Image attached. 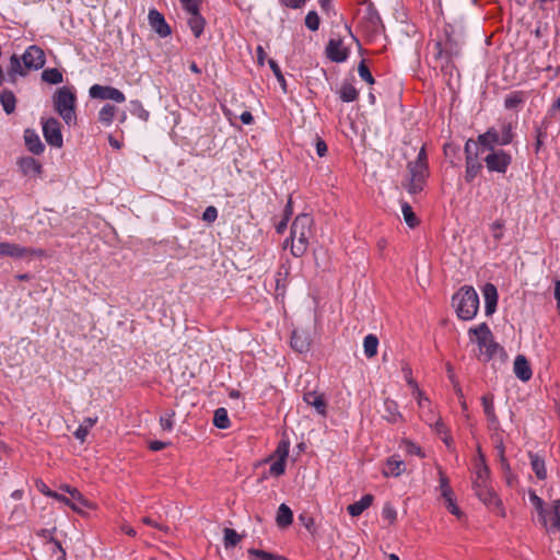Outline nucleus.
<instances>
[{
  "label": "nucleus",
  "mask_w": 560,
  "mask_h": 560,
  "mask_svg": "<svg viewBox=\"0 0 560 560\" xmlns=\"http://www.w3.org/2000/svg\"><path fill=\"white\" fill-rule=\"evenodd\" d=\"M313 218L307 213L299 214L290 231L291 253L294 257H302L310 244V238L313 236Z\"/></svg>",
  "instance_id": "1"
},
{
  "label": "nucleus",
  "mask_w": 560,
  "mask_h": 560,
  "mask_svg": "<svg viewBox=\"0 0 560 560\" xmlns=\"http://www.w3.org/2000/svg\"><path fill=\"white\" fill-rule=\"evenodd\" d=\"M469 336H475V341L478 345V359L487 362L494 358L504 357L505 352L499 343L493 339V335L486 323H481L476 327L468 330Z\"/></svg>",
  "instance_id": "2"
},
{
  "label": "nucleus",
  "mask_w": 560,
  "mask_h": 560,
  "mask_svg": "<svg viewBox=\"0 0 560 560\" xmlns=\"http://www.w3.org/2000/svg\"><path fill=\"white\" fill-rule=\"evenodd\" d=\"M52 104L67 125L71 126L77 122V95L73 88L65 85L57 89L52 95Z\"/></svg>",
  "instance_id": "3"
},
{
  "label": "nucleus",
  "mask_w": 560,
  "mask_h": 560,
  "mask_svg": "<svg viewBox=\"0 0 560 560\" xmlns=\"http://www.w3.org/2000/svg\"><path fill=\"white\" fill-rule=\"evenodd\" d=\"M453 305L460 319H472L479 308V298L476 290L472 287H463L453 295Z\"/></svg>",
  "instance_id": "4"
},
{
  "label": "nucleus",
  "mask_w": 560,
  "mask_h": 560,
  "mask_svg": "<svg viewBox=\"0 0 560 560\" xmlns=\"http://www.w3.org/2000/svg\"><path fill=\"white\" fill-rule=\"evenodd\" d=\"M408 170L410 174L408 191L410 194L420 192L423 189V185L429 172L427 153L423 147L419 151L416 161L408 164Z\"/></svg>",
  "instance_id": "5"
},
{
  "label": "nucleus",
  "mask_w": 560,
  "mask_h": 560,
  "mask_svg": "<svg viewBox=\"0 0 560 560\" xmlns=\"http://www.w3.org/2000/svg\"><path fill=\"white\" fill-rule=\"evenodd\" d=\"M464 151L466 164L464 177L466 183H471L483 167L481 161L479 160V154L482 152L480 151L478 143L471 139L466 141Z\"/></svg>",
  "instance_id": "6"
},
{
  "label": "nucleus",
  "mask_w": 560,
  "mask_h": 560,
  "mask_svg": "<svg viewBox=\"0 0 560 560\" xmlns=\"http://www.w3.org/2000/svg\"><path fill=\"white\" fill-rule=\"evenodd\" d=\"M483 161L489 172L505 174L512 163V156L504 150L498 149L489 151Z\"/></svg>",
  "instance_id": "7"
},
{
  "label": "nucleus",
  "mask_w": 560,
  "mask_h": 560,
  "mask_svg": "<svg viewBox=\"0 0 560 560\" xmlns=\"http://www.w3.org/2000/svg\"><path fill=\"white\" fill-rule=\"evenodd\" d=\"M61 125L58 119L50 117L43 121V135L46 142L55 148H61L63 138L61 133Z\"/></svg>",
  "instance_id": "8"
},
{
  "label": "nucleus",
  "mask_w": 560,
  "mask_h": 560,
  "mask_svg": "<svg viewBox=\"0 0 560 560\" xmlns=\"http://www.w3.org/2000/svg\"><path fill=\"white\" fill-rule=\"evenodd\" d=\"M89 95L95 100H110L116 103H124L126 101L125 94L110 85L94 84L89 89Z\"/></svg>",
  "instance_id": "9"
},
{
  "label": "nucleus",
  "mask_w": 560,
  "mask_h": 560,
  "mask_svg": "<svg viewBox=\"0 0 560 560\" xmlns=\"http://www.w3.org/2000/svg\"><path fill=\"white\" fill-rule=\"evenodd\" d=\"M472 488L475 490L476 495L479 498L481 502H483L489 508H500L501 500L498 498L495 492L493 491L490 481L488 482H472Z\"/></svg>",
  "instance_id": "10"
},
{
  "label": "nucleus",
  "mask_w": 560,
  "mask_h": 560,
  "mask_svg": "<svg viewBox=\"0 0 560 560\" xmlns=\"http://www.w3.org/2000/svg\"><path fill=\"white\" fill-rule=\"evenodd\" d=\"M326 55L334 62H343L348 58L349 50L341 38H330L326 46Z\"/></svg>",
  "instance_id": "11"
},
{
  "label": "nucleus",
  "mask_w": 560,
  "mask_h": 560,
  "mask_svg": "<svg viewBox=\"0 0 560 560\" xmlns=\"http://www.w3.org/2000/svg\"><path fill=\"white\" fill-rule=\"evenodd\" d=\"M27 254L33 255H42L43 252L40 249L33 250L26 247H22L14 243L9 242H0V255L4 257H12V258H22L26 256Z\"/></svg>",
  "instance_id": "12"
},
{
  "label": "nucleus",
  "mask_w": 560,
  "mask_h": 560,
  "mask_svg": "<svg viewBox=\"0 0 560 560\" xmlns=\"http://www.w3.org/2000/svg\"><path fill=\"white\" fill-rule=\"evenodd\" d=\"M149 24L152 27V30L155 31V33L160 37H166L171 35V27L166 23L165 18L162 13H160L155 9H151L148 14Z\"/></svg>",
  "instance_id": "13"
},
{
  "label": "nucleus",
  "mask_w": 560,
  "mask_h": 560,
  "mask_svg": "<svg viewBox=\"0 0 560 560\" xmlns=\"http://www.w3.org/2000/svg\"><path fill=\"white\" fill-rule=\"evenodd\" d=\"M290 345L299 353H306L311 349V338L305 330H293Z\"/></svg>",
  "instance_id": "14"
},
{
  "label": "nucleus",
  "mask_w": 560,
  "mask_h": 560,
  "mask_svg": "<svg viewBox=\"0 0 560 560\" xmlns=\"http://www.w3.org/2000/svg\"><path fill=\"white\" fill-rule=\"evenodd\" d=\"M18 166L23 175L30 177L39 176L43 172L42 164L32 156H23L19 159Z\"/></svg>",
  "instance_id": "15"
},
{
  "label": "nucleus",
  "mask_w": 560,
  "mask_h": 560,
  "mask_svg": "<svg viewBox=\"0 0 560 560\" xmlns=\"http://www.w3.org/2000/svg\"><path fill=\"white\" fill-rule=\"evenodd\" d=\"M478 143L480 151L483 153L485 150H495V145H500V133L494 128L488 129L485 133L478 136Z\"/></svg>",
  "instance_id": "16"
},
{
  "label": "nucleus",
  "mask_w": 560,
  "mask_h": 560,
  "mask_svg": "<svg viewBox=\"0 0 560 560\" xmlns=\"http://www.w3.org/2000/svg\"><path fill=\"white\" fill-rule=\"evenodd\" d=\"M483 298H485V312L486 315H491L495 312L497 303H498V291L494 284L487 283L483 287Z\"/></svg>",
  "instance_id": "17"
},
{
  "label": "nucleus",
  "mask_w": 560,
  "mask_h": 560,
  "mask_svg": "<svg viewBox=\"0 0 560 560\" xmlns=\"http://www.w3.org/2000/svg\"><path fill=\"white\" fill-rule=\"evenodd\" d=\"M434 50L436 59L445 58L447 60L453 56H457L459 52L457 45L450 38L444 44L436 42L434 44Z\"/></svg>",
  "instance_id": "18"
},
{
  "label": "nucleus",
  "mask_w": 560,
  "mask_h": 560,
  "mask_svg": "<svg viewBox=\"0 0 560 560\" xmlns=\"http://www.w3.org/2000/svg\"><path fill=\"white\" fill-rule=\"evenodd\" d=\"M24 141L27 150L33 154H42L45 150V145L39 136L33 129H26L24 131Z\"/></svg>",
  "instance_id": "19"
},
{
  "label": "nucleus",
  "mask_w": 560,
  "mask_h": 560,
  "mask_svg": "<svg viewBox=\"0 0 560 560\" xmlns=\"http://www.w3.org/2000/svg\"><path fill=\"white\" fill-rule=\"evenodd\" d=\"M513 371L517 378L527 382L532 378L533 372L527 359L520 354L515 358Z\"/></svg>",
  "instance_id": "20"
},
{
  "label": "nucleus",
  "mask_w": 560,
  "mask_h": 560,
  "mask_svg": "<svg viewBox=\"0 0 560 560\" xmlns=\"http://www.w3.org/2000/svg\"><path fill=\"white\" fill-rule=\"evenodd\" d=\"M481 402H482V407H483V412L488 419L490 427L492 429H498L499 419L494 411L493 396L492 395H483L481 397Z\"/></svg>",
  "instance_id": "21"
},
{
  "label": "nucleus",
  "mask_w": 560,
  "mask_h": 560,
  "mask_svg": "<svg viewBox=\"0 0 560 560\" xmlns=\"http://www.w3.org/2000/svg\"><path fill=\"white\" fill-rule=\"evenodd\" d=\"M490 476V470L488 466L486 465L485 456L479 451L478 452V458L475 464V478L472 482H488Z\"/></svg>",
  "instance_id": "22"
},
{
  "label": "nucleus",
  "mask_w": 560,
  "mask_h": 560,
  "mask_svg": "<svg viewBox=\"0 0 560 560\" xmlns=\"http://www.w3.org/2000/svg\"><path fill=\"white\" fill-rule=\"evenodd\" d=\"M406 469V465L397 456H392L387 459L383 474L386 477H399Z\"/></svg>",
  "instance_id": "23"
},
{
  "label": "nucleus",
  "mask_w": 560,
  "mask_h": 560,
  "mask_svg": "<svg viewBox=\"0 0 560 560\" xmlns=\"http://www.w3.org/2000/svg\"><path fill=\"white\" fill-rule=\"evenodd\" d=\"M303 400L307 405L314 407L319 415H326L327 405L322 394H317L315 392H307L304 394Z\"/></svg>",
  "instance_id": "24"
},
{
  "label": "nucleus",
  "mask_w": 560,
  "mask_h": 560,
  "mask_svg": "<svg viewBox=\"0 0 560 560\" xmlns=\"http://www.w3.org/2000/svg\"><path fill=\"white\" fill-rule=\"evenodd\" d=\"M374 497L372 494L363 495L359 501L348 505L347 510L351 516L361 515L373 503Z\"/></svg>",
  "instance_id": "25"
},
{
  "label": "nucleus",
  "mask_w": 560,
  "mask_h": 560,
  "mask_svg": "<svg viewBox=\"0 0 560 560\" xmlns=\"http://www.w3.org/2000/svg\"><path fill=\"white\" fill-rule=\"evenodd\" d=\"M383 418L392 423H396L401 419V415L398 410V405L395 400L389 398L384 400Z\"/></svg>",
  "instance_id": "26"
},
{
  "label": "nucleus",
  "mask_w": 560,
  "mask_h": 560,
  "mask_svg": "<svg viewBox=\"0 0 560 560\" xmlns=\"http://www.w3.org/2000/svg\"><path fill=\"white\" fill-rule=\"evenodd\" d=\"M117 114V107L113 104L106 103L100 109L97 119L103 126H110Z\"/></svg>",
  "instance_id": "27"
},
{
  "label": "nucleus",
  "mask_w": 560,
  "mask_h": 560,
  "mask_svg": "<svg viewBox=\"0 0 560 560\" xmlns=\"http://www.w3.org/2000/svg\"><path fill=\"white\" fill-rule=\"evenodd\" d=\"M530 459V466L533 471L535 472L536 477L540 480L546 479L547 477V470L545 467V460L542 457H540L537 453H529L528 454Z\"/></svg>",
  "instance_id": "28"
},
{
  "label": "nucleus",
  "mask_w": 560,
  "mask_h": 560,
  "mask_svg": "<svg viewBox=\"0 0 560 560\" xmlns=\"http://www.w3.org/2000/svg\"><path fill=\"white\" fill-rule=\"evenodd\" d=\"M529 500L533 503L535 510L537 511V513L539 515V521H540L541 525L545 528H547V526H548V521H547L548 511L545 509L542 499L539 498L535 492H530L529 493Z\"/></svg>",
  "instance_id": "29"
},
{
  "label": "nucleus",
  "mask_w": 560,
  "mask_h": 560,
  "mask_svg": "<svg viewBox=\"0 0 560 560\" xmlns=\"http://www.w3.org/2000/svg\"><path fill=\"white\" fill-rule=\"evenodd\" d=\"M97 417L85 418L74 432L75 439L83 443L89 434L90 429L97 422Z\"/></svg>",
  "instance_id": "30"
},
{
  "label": "nucleus",
  "mask_w": 560,
  "mask_h": 560,
  "mask_svg": "<svg viewBox=\"0 0 560 560\" xmlns=\"http://www.w3.org/2000/svg\"><path fill=\"white\" fill-rule=\"evenodd\" d=\"M276 521L279 527H287L292 523L293 514L287 504L282 503L279 506Z\"/></svg>",
  "instance_id": "31"
},
{
  "label": "nucleus",
  "mask_w": 560,
  "mask_h": 560,
  "mask_svg": "<svg viewBox=\"0 0 560 560\" xmlns=\"http://www.w3.org/2000/svg\"><path fill=\"white\" fill-rule=\"evenodd\" d=\"M189 15L190 16L188 19V25H189L191 32L194 33L195 37H199L203 32L206 21L201 16L200 12L189 14Z\"/></svg>",
  "instance_id": "32"
},
{
  "label": "nucleus",
  "mask_w": 560,
  "mask_h": 560,
  "mask_svg": "<svg viewBox=\"0 0 560 560\" xmlns=\"http://www.w3.org/2000/svg\"><path fill=\"white\" fill-rule=\"evenodd\" d=\"M0 103H1V105L3 107V110L7 114L13 113L14 109H15V103H16V100H15V96H14L13 92H11L9 90H3L0 93Z\"/></svg>",
  "instance_id": "33"
},
{
  "label": "nucleus",
  "mask_w": 560,
  "mask_h": 560,
  "mask_svg": "<svg viewBox=\"0 0 560 560\" xmlns=\"http://www.w3.org/2000/svg\"><path fill=\"white\" fill-rule=\"evenodd\" d=\"M378 339L375 335L370 334L364 337L363 348L366 358H373L377 353Z\"/></svg>",
  "instance_id": "34"
},
{
  "label": "nucleus",
  "mask_w": 560,
  "mask_h": 560,
  "mask_svg": "<svg viewBox=\"0 0 560 560\" xmlns=\"http://www.w3.org/2000/svg\"><path fill=\"white\" fill-rule=\"evenodd\" d=\"M247 552L252 560H287V558L283 556L270 553L265 550L255 549V548L248 549Z\"/></svg>",
  "instance_id": "35"
},
{
  "label": "nucleus",
  "mask_w": 560,
  "mask_h": 560,
  "mask_svg": "<svg viewBox=\"0 0 560 560\" xmlns=\"http://www.w3.org/2000/svg\"><path fill=\"white\" fill-rule=\"evenodd\" d=\"M62 489L70 494V498L72 502L77 503L80 509L81 508H90L91 503L81 494V492L75 489L71 488L70 486H63Z\"/></svg>",
  "instance_id": "36"
},
{
  "label": "nucleus",
  "mask_w": 560,
  "mask_h": 560,
  "mask_svg": "<svg viewBox=\"0 0 560 560\" xmlns=\"http://www.w3.org/2000/svg\"><path fill=\"white\" fill-rule=\"evenodd\" d=\"M340 98L342 102H353L358 98L359 92L351 83H343L340 89Z\"/></svg>",
  "instance_id": "37"
},
{
  "label": "nucleus",
  "mask_w": 560,
  "mask_h": 560,
  "mask_svg": "<svg viewBox=\"0 0 560 560\" xmlns=\"http://www.w3.org/2000/svg\"><path fill=\"white\" fill-rule=\"evenodd\" d=\"M401 212L404 220L409 228L413 229L419 224V220L408 202L401 203Z\"/></svg>",
  "instance_id": "38"
},
{
  "label": "nucleus",
  "mask_w": 560,
  "mask_h": 560,
  "mask_svg": "<svg viewBox=\"0 0 560 560\" xmlns=\"http://www.w3.org/2000/svg\"><path fill=\"white\" fill-rule=\"evenodd\" d=\"M290 275V267L287 265H281L276 273V290L284 291L287 287V280Z\"/></svg>",
  "instance_id": "39"
},
{
  "label": "nucleus",
  "mask_w": 560,
  "mask_h": 560,
  "mask_svg": "<svg viewBox=\"0 0 560 560\" xmlns=\"http://www.w3.org/2000/svg\"><path fill=\"white\" fill-rule=\"evenodd\" d=\"M42 79L50 84H59L63 81V75L58 69L49 68L42 72Z\"/></svg>",
  "instance_id": "40"
},
{
  "label": "nucleus",
  "mask_w": 560,
  "mask_h": 560,
  "mask_svg": "<svg viewBox=\"0 0 560 560\" xmlns=\"http://www.w3.org/2000/svg\"><path fill=\"white\" fill-rule=\"evenodd\" d=\"M213 424L219 429H228L230 427V419L225 408H218L214 411Z\"/></svg>",
  "instance_id": "41"
},
{
  "label": "nucleus",
  "mask_w": 560,
  "mask_h": 560,
  "mask_svg": "<svg viewBox=\"0 0 560 560\" xmlns=\"http://www.w3.org/2000/svg\"><path fill=\"white\" fill-rule=\"evenodd\" d=\"M525 101L524 93L523 92H512L509 95H506L504 100V106L508 109H515Z\"/></svg>",
  "instance_id": "42"
},
{
  "label": "nucleus",
  "mask_w": 560,
  "mask_h": 560,
  "mask_svg": "<svg viewBox=\"0 0 560 560\" xmlns=\"http://www.w3.org/2000/svg\"><path fill=\"white\" fill-rule=\"evenodd\" d=\"M223 533V542L225 549L235 547L242 540V536L232 528H224Z\"/></svg>",
  "instance_id": "43"
},
{
  "label": "nucleus",
  "mask_w": 560,
  "mask_h": 560,
  "mask_svg": "<svg viewBox=\"0 0 560 560\" xmlns=\"http://www.w3.org/2000/svg\"><path fill=\"white\" fill-rule=\"evenodd\" d=\"M407 384L412 388V395L422 396V392L419 388L416 381L412 378V371L409 364H404L401 368Z\"/></svg>",
  "instance_id": "44"
},
{
  "label": "nucleus",
  "mask_w": 560,
  "mask_h": 560,
  "mask_svg": "<svg viewBox=\"0 0 560 560\" xmlns=\"http://www.w3.org/2000/svg\"><path fill=\"white\" fill-rule=\"evenodd\" d=\"M130 105H131L130 112L133 116L138 117L139 119H141L143 121H148L150 114L143 107V105L140 101H138V100L131 101Z\"/></svg>",
  "instance_id": "45"
},
{
  "label": "nucleus",
  "mask_w": 560,
  "mask_h": 560,
  "mask_svg": "<svg viewBox=\"0 0 560 560\" xmlns=\"http://www.w3.org/2000/svg\"><path fill=\"white\" fill-rule=\"evenodd\" d=\"M547 128H548L547 120H544L540 126L536 127V143H535L536 153L539 152V150L544 143V140L547 138Z\"/></svg>",
  "instance_id": "46"
},
{
  "label": "nucleus",
  "mask_w": 560,
  "mask_h": 560,
  "mask_svg": "<svg viewBox=\"0 0 560 560\" xmlns=\"http://www.w3.org/2000/svg\"><path fill=\"white\" fill-rule=\"evenodd\" d=\"M44 494L65 503L66 505L70 506L73 511L80 512V506L77 503L72 502L71 499H69L68 497H65L63 494L57 493L51 490L44 491Z\"/></svg>",
  "instance_id": "47"
},
{
  "label": "nucleus",
  "mask_w": 560,
  "mask_h": 560,
  "mask_svg": "<svg viewBox=\"0 0 560 560\" xmlns=\"http://www.w3.org/2000/svg\"><path fill=\"white\" fill-rule=\"evenodd\" d=\"M268 65H269L270 69L272 70L275 77L277 78L279 84L281 85L282 91L287 92V82L281 72L279 65L273 59H269Z\"/></svg>",
  "instance_id": "48"
},
{
  "label": "nucleus",
  "mask_w": 560,
  "mask_h": 560,
  "mask_svg": "<svg viewBox=\"0 0 560 560\" xmlns=\"http://www.w3.org/2000/svg\"><path fill=\"white\" fill-rule=\"evenodd\" d=\"M500 145L510 144L513 140L512 125L510 122L501 126Z\"/></svg>",
  "instance_id": "49"
},
{
  "label": "nucleus",
  "mask_w": 560,
  "mask_h": 560,
  "mask_svg": "<svg viewBox=\"0 0 560 560\" xmlns=\"http://www.w3.org/2000/svg\"><path fill=\"white\" fill-rule=\"evenodd\" d=\"M319 16L315 11H310L305 16V25L313 32L319 28Z\"/></svg>",
  "instance_id": "50"
},
{
  "label": "nucleus",
  "mask_w": 560,
  "mask_h": 560,
  "mask_svg": "<svg viewBox=\"0 0 560 560\" xmlns=\"http://www.w3.org/2000/svg\"><path fill=\"white\" fill-rule=\"evenodd\" d=\"M358 72H359L360 78L362 80H364L366 83H369V84L374 83V78L364 60L360 61V63L358 66Z\"/></svg>",
  "instance_id": "51"
},
{
  "label": "nucleus",
  "mask_w": 560,
  "mask_h": 560,
  "mask_svg": "<svg viewBox=\"0 0 560 560\" xmlns=\"http://www.w3.org/2000/svg\"><path fill=\"white\" fill-rule=\"evenodd\" d=\"M382 517L388 521L389 524H394L397 518V511L390 503H386L382 510Z\"/></svg>",
  "instance_id": "52"
},
{
  "label": "nucleus",
  "mask_w": 560,
  "mask_h": 560,
  "mask_svg": "<svg viewBox=\"0 0 560 560\" xmlns=\"http://www.w3.org/2000/svg\"><path fill=\"white\" fill-rule=\"evenodd\" d=\"M490 230L495 241L502 240L504 235V222L502 220H495L491 225Z\"/></svg>",
  "instance_id": "53"
},
{
  "label": "nucleus",
  "mask_w": 560,
  "mask_h": 560,
  "mask_svg": "<svg viewBox=\"0 0 560 560\" xmlns=\"http://www.w3.org/2000/svg\"><path fill=\"white\" fill-rule=\"evenodd\" d=\"M183 9L188 14H194L200 12V0H179Z\"/></svg>",
  "instance_id": "54"
},
{
  "label": "nucleus",
  "mask_w": 560,
  "mask_h": 560,
  "mask_svg": "<svg viewBox=\"0 0 560 560\" xmlns=\"http://www.w3.org/2000/svg\"><path fill=\"white\" fill-rule=\"evenodd\" d=\"M290 450V442L287 440H281L276 448V455L279 459L287 460Z\"/></svg>",
  "instance_id": "55"
},
{
  "label": "nucleus",
  "mask_w": 560,
  "mask_h": 560,
  "mask_svg": "<svg viewBox=\"0 0 560 560\" xmlns=\"http://www.w3.org/2000/svg\"><path fill=\"white\" fill-rule=\"evenodd\" d=\"M440 487L442 490V495L445 500L453 497V491L448 486V479L444 476L442 471H440Z\"/></svg>",
  "instance_id": "56"
},
{
  "label": "nucleus",
  "mask_w": 560,
  "mask_h": 560,
  "mask_svg": "<svg viewBox=\"0 0 560 560\" xmlns=\"http://www.w3.org/2000/svg\"><path fill=\"white\" fill-rule=\"evenodd\" d=\"M551 528H560V500L552 502V523Z\"/></svg>",
  "instance_id": "57"
},
{
  "label": "nucleus",
  "mask_w": 560,
  "mask_h": 560,
  "mask_svg": "<svg viewBox=\"0 0 560 560\" xmlns=\"http://www.w3.org/2000/svg\"><path fill=\"white\" fill-rule=\"evenodd\" d=\"M269 470L270 474L276 477L283 475L285 470V462L278 458L270 465Z\"/></svg>",
  "instance_id": "58"
},
{
  "label": "nucleus",
  "mask_w": 560,
  "mask_h": 560,
  "mask_svg": "<svg viewBox=\"0 0 560 560\" xmlns=\"http://www.w3.org/2000/svg\"><path fill=\"white\" fill-rule=\"evenodd\" d=\"M175 416L174 411L166 412L160 418V424L163 430L171 431L173 429V417Z\"/></svg>",
  "instance_id": "59"
},
{
  "label": "nucleus",
  "mask_w": 560,
  "mask_h": 560,
  "mask_svg": "<svg viewBox=\"0 0 560 560\" xmlns=\"http://www.w3.org/2000/svg\"><path fill=\"white\" fill-rule=\"evenodd\" d=\"M299 521L301 524L310 532L313 533L314 529V518L311 514L304 512L299 515Z\"/></svg>",
  "instance_id": "60"
},
{
  "label": "nucleus",
  "mask_w": 560,
  "mask_h": 560,
  "mask_svg": "<svg viewBox=\"0 0 560 560\" xmlns=\"http://www.w3.org/2000/svg\"><path fill=\"white\" fill-rule=\"evenodd\" d=\"M217 218H218V210L213 206L207 207L202 213V220L208 223L214 222L217 220Z\"/></svg>",
  "instance_id": "61"
},
{
  "label": "nucleus",
  "mask_w": 560,
  "mask_h": 560,
  "mask_svg": "<svg viewBox=\"0 0 560 560\" xmlns=\"http://www.w3.org/2000/svg\"><path fill=\"white\" fill-rule=\"evenodd\" d=\"M141 522L148 526L154 527L163 533H168L170 528L166 525L160 524L156 521L152 520L150 516L142 517Z\"/></svg>",
  "instance_id": "62"
},
{
  "label": "nucleus",
  "mask_w": 560,
  "mask_h": 560,
  "mask_svg": "<svg viewBox=\"0 0 560 560\" xmlns=\"http://www.w3.org/2000/svg\"><path fill=\"white\" fill-rule=\"evenodd\" d=\"M405 450L408 454L410 455H417V456H420V457H423V453L420 448V446H418L417 444L410 442V441H406L405 442Z\"/></svg>",
  "instance_id": "63"
},
{
  "label": "nucleus",
  "mask_w": 560,
  "mask_h": 560,
  "mask_svg": "<svg viewBox=\"0 0 560 560\" xmlns=\"http://www.w3.org/2000/svg\"><path fill=\"white\" fill-rule=\"evenodd\" d=\"M445 501H446V508L450 511V513H452L453 515H455L457 517H460L463 515L459 508L456 505L453 497L450 499H446Z\"/></svg>",
  "instance_id": "64"
}]
</instances>
